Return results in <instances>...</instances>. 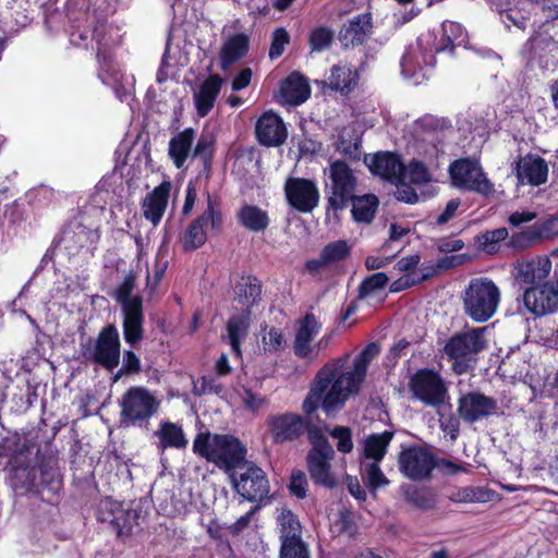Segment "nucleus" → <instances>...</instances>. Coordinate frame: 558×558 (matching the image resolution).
<instances>
[{
	"label": "nucleus",
	"instance_id": "nucleus-1",
	"mask_svg": "<svg viewBox=\"0 0 558 558\" xmlns=\"http://www.w3.org/2000/svg\"><path fill=\"white\" fill-rule=\"evenodd\" d=\"M267 428L274 445L296 442L306 435L312 446L306 456L312 481L327 488L337 485L330 464L335 458V450L323 429L312 420L294 412L278 413L268 416Z\"/></svg>",
	"mask_w": 558,
	"mask_h": 558
},
{
	"label": "nucleus",
	"instance_id": "nucleus-2",
	"mask_svg": "<svg viewBox=\"0 0 558 558\" xmlns=\"http://www.w3.org/2000/svg\"><path fill=\"white\" fill-rule=\"evenodd\" d=\"M333 364H325L315 375L313 386L302 403L304 417L311 416L322 407L327 416L341 411L351 395H355L339 377Z\"/></svg>",
	"mask_w": 558,
	"mask_h": 558
},
{
	"label": "nucleus",
	"instance_id": "nucleus-3",
	"mask_svg": "<svg viewBox=\"0 0 558 558\" xmlns=\"http://www.w3.org/2000/svg\"><path fill=\"white\" fill-rule=\"evenodd\" d=\"M193 452L226 472H233L245 462L247 449L233 435L206 430L195 436Z\"/></svg>",
	"mask_w": 558,
	"mask_h": 558
},
{
	"label": "nucleus",
	"instance_id": "nucleus-4",
	"mask_svg": "<svg viewBox=\"0 0 558 558\" xmlns=\"http://www.w3.org/2000/svg\"><path fill=\"white\" fill-rule=\"evenodd\" d=\"M111 25L106 16L94 15L92 24L82 31H75L70 36V41L80 48L96 51V59L99 63L98 77L109 84V77L113 72V52L116 43L110 35Z\"/></svg>",
	"mask_w": 558,
	"mask_h": 558
},
{
	"label": "nucleus",
	"instance_id": "nucleus-5",
	"mask_svg": "<svg viewBox=\"0 0 558 558\" xmlns=\"http://www.w3.org/2000/svg\"><path fill=\"white\" fill-rule=\"evenodd\" d=\"M120 423L124 427L147 428L150 420L158 413L161 401L156 392L144 386L129 387L118 401Z\"/></svg>",
	"mask_w": 558,
	"mask_h": 558
},
{
	"label": "nucleus",
	"instance_id": "nucleus-6",
	"mask_svg": "<svg viewBox=\"0 0 558 558\" xmlns=\"http://www.w3.org/2000/svg\"><path fill=\"white\" fill-rule=\"evenodd\" d=\"M465 315L475 323H486L497 312L500 290L487 277L472 278L462 293Z\"/></svg>",
	"mask_w": 558,
	"mask_h": 558
},
{
	"label": "nucleus",
	"instance_id": "nucleus-7",
	"mask_svg": "<svg viewBox=\"0 0 558 558\" xmlns=\"http://www.w3.org/2000/svg\"><path fill=\"white\" fill-rule=\"evenodd\" d=\"M83 360L112 373L121 361V339L114 324H106L97 337L88 338L80 344Z\"/></svg>",
	"mask_w": 558,
	"mask_h": 558
},
{
	"label": "nucleus",
	"instance_id": "nucleus-8",
	"mask_svg": "<svg viewBox=\"0 0 558 558\" xmlns=\"http://www.w3.org/2000/svg\"><path fill=\"white\" fill-rule=\"evenodd\" d=\"M36 461V464L27 473V489L40 497L43 501L56 505L63 487V477L58 466V458L51 452L48 454L38 453Z\"/></svg>",
	"mask_w": 558,
	"mask_h": 558
},
{
	"label": "nucleus",
	"instance_id": "nucleus-9",
	"mask_svg": "<svg viewBox=\"0 0 558 558\" xmlns=\"http://www.w3.org/2000/svg\"><path fill=\"white\" fill-rule=\"evenodd\" d=\"M328 180L325 185L326 210L337 216L352 202L357 189V178L347 161L337 159L329 165Z\"/></svg>",
	"mask_w": 558,
	"mask_h": 558
},
{
	"label": "nucleus",
	"instance_id": "nucleus-10",
	"mask_svg": "<svg viewBox=\"0 0 558 558\" xmlns=\"http://www.w3.org/2000/svg\"><path fill=\"white\" fill-rule=\"evenodd\" d=\"M485 328H471L452 335L444 347L448 359L452 361V371L458 375L466 374L471 368L474 354L486 348Z\"/></svg>",
	"mask_w": 558,
	"mask_h": 558
},
{
	"label": "nucleus",
	"instance_id": "nucleus-11",
	"mask_svg": "<svg viewBox=\"0 0 558 558\" xmlns=\"http://www.w3.org/2000/svg\"><path fill=\"white\" fill-rule=\"evenodd\" d=\"M206 209L190 222L180 238L184 252H193L206 243L208 226L214 231L222 229L223 217L220 202L209 192H206Z\"/></svg>",
	"mask_w": 558,
	"mask_h": 558
},
{
	"label": "nucleus",
	"instance_id": "nucleus-12",
	"mask_svg": "<svg viewBox=\"0 0 558 558\" xmlns=\"http://www.w3.org/2000/svg\"><path fill=\"white\" fill-rule=\"evenodd\" d=\"M408 387L412 398L427 407L439 408L449 398L447 384L435 368H418L410 376Z\"/></svg>",
	"mask_w": 558,
	"mask_h": 558
},
{
	"label": "nucleus",
	"instance_id": "nucleus-13",
	"mask_svg": "<svg viewBox=\"0 0 558 558\" xmlns=\"http://www.w3.org/2000/svg\"><path fill=\"white\" fill-rule=\"evenodd\" d=\"M236 470H240L239 473L233 471L230 475L231 484L242 499L257 504L269 499L270 483L266 472L260 466L245 459V462Z\"/></svg>",
	"mask_w": 558,
	"mask_h": 558
},
{
	"label": "nucleus",
	"instance_id": "nucleus-14",
	"mask_svg": "<svg viewBox=\"0 0 558 558\" xmlns=\"http://www.w3.org/2000/svg\"><path fill=\"white\" fill-rule=\"evenodd\" d=\"M435 456L429 449L420 445H410L399 453L400 472L412 481H424L432 477L436 469Z\"/></svg>",
	"mask_w": 558,
	"mask_h": 558
},
{
	"label": "nucleus",
	"instance_id": "nucleus-15",
	"mask_svg": "<svg viewBox=\"0 0 558 558\" xmlns=\"http://www.w3.org/2000/svg\"><path fill=\"white\" fill-rule=\"evenodd\" d=\"M449 172L458 187L485 196L494 191L493 183L486 178L477 161L469 158L457 159L450 165Z\"/></svg>",
	"mask_w": 558,
	"mask_h": 558
},
{
	"label": "nucleus",
	"instance_id": "nucleus-16",
	"mask_svg": "<svg viewBox=\"0 0 558 558\" xmlns=\"http://www.w3.org/2000/svg\"><path fill=\"white\" fill-rule=\"evenodd\" d=\"M468 35L462 25L445 21L438 29H434L418 37L421 47L429 48L436 56L440 52L452 54L454 49L464 44Z\"/></svg>",
	"mask_w": 558,
	"mask_h": 558
},
{
	"label": "nucleus",
	"instance_id": "nucleus-17",
	"mask_svg": "<svg viewBox=\"0 0 558 558\" xmlns=\"http://www.w3.org/2000/svg\"><path fill=\"white\" fill-rule=\"evenodd\" d=\"M364 162L371 173L390 183H401L407 175V167L398 153L380 150L366 155Z\"/></svg>",
	"mask_w": 558,
	"mask_h": 558
},
{
	"label": "nucleus",
	"instance_id": "nucleus-18",
	"mask_svg": "<svg viewBox=\"0 0 558 558\" xmlns=\"http://www.w3.org/2000/svg\"><path fill=\"white\" fill-rule=\"evenodd\" d=\"M523 304L536 317L558 312V282L524 288Z\"/></svg>",
	"mask_w": 558,
	"mask_h": 558
},
{
	"label": "nucleus",
	"instance_id": "nucleus-19",
	"mask_svg": "<svg viewBox=\"0 0 558 558\" xmlns=\"http://www.w3.org/2000/svg\"><path fill=\"white\" fill-rule=\"evenodd\" d=\"M288 204L300 213H311L319 202V191L314 181L305 178H289L284 183Z\"/></svg>",
	"mask_w": 558,
	"mask_h": 558
},
{
	"label": "nucleus",
	"instance_id": "nucleus-20",
	"mask_svg": "<svg viewBox=\"0 0 558 558\" xmlns=\"http://www.w3.org/2000/svg\"><path fill=\"white\" fill-rule=\"evenodd\" d=\"M497 410V400L480 391H469L458 399L457 412L468 424L487 418Z\"/></svg>",
	"mask_w": 558,
	"mask_h": 558
},
{
	"label": "nucleus",
	"instance_id": "nucleus-21",
	"mask_svg": "<svg viewBox=\"0 0 558 558\" xmlns=\"http://www.w3.org/2000/svg\"><path fill=\"white\" fill-rule=\"evenodd\" d=\"M378 352L379 349L375 342L367 344L356 356L353 363V368L349 372L343 371L347 361L345 359L339 357L327 362V364H333V367L339 368L337 371L339 377H341L354 393H357L365 379L367 366Z\"/></svg>",
	"mask_w": 558,
	"mask_h": 558
},
{
	"label": "nucleus",
	"instance_id": "nucleus-22",
	"mask_svg": "<svg viewBox=\"0 0 558 558\" xmlns=\"http://www.w3.org/2000/svg\"><path fill=\"white\" fill-rule=\"evenodd\" d=\"M322 324L314 313H306L296 322V330L293 340V353L302 360L313 361L316 357L315 347L312 341L319 333Z\"/></svg>",
	"mask_w": 558,
	"mask_h": 558
},
{
	"label": "nucleus",
	"instance_id": "nucleus-23",
	"mask_svg": "<svg viewBox=\"0 0 558 558\" xmlns=\"http://www.w3.org/2000/svg\"><path fill=\"white\" fill-rule=\"evenodd\" d=\"M257 142L265 147H279L288 138V130L282 118L272 110L264 112L256 121Z\"/></svg>",
	"mask_w": 558,
	"mask_h": 558
},
{
	"label": "nucleus",
	"instance_id": "nucleus-24",
	"mask_svg": "<svg viewBox=\"0 0 558 558\" xmlns=\"http://www.w3.org/2000/svg\"><path fill=\"white\" fill-rule=\"evenodd\" d=\"M352 247L347 240H337L327 243L320 251L318 258L307 259L304 271L312 277L320 275L323 269L330 268L344 262L351 256Z\"/></svg>",
	"mask_w": 558,
	"mask_h": 558
},
{
	"label": "nucleus",
	"instance_id": "nucleus-25",
	"mask_svg": "<svg viewBox=\"0 0 558 558\" xmlns=\"http://www.w3.org/2000/svg\"><path fill=\"white\" fill-rule=\"evenodd\" d=\"M551 259L546 256H536L531 259L518 262L514 266V278L521 288L534 287L547 282L551 270Z\"/></svg>",
	"mask_w": 558,
	"mask_h": 558
},
{
	"label": "nucleus",
	"instance_id": "nucleus-26",
	"mask_svg": "<svg viewBox=\"0 0 558 558\" xmlns=\"http://www.w3.org/2000/svg\"><path fill=\"white\" fill-rule=\"evenodd\" d=\"M373 29L372 15L361 13L349 20L339 32V40L344 48L363 45Z\"/></svg>",
	"mask_w": 558,
	"mask_h": 558
},
{
	"label": "nucleus",
	"instance_id": "nucleus-27",
	"mask_svg": "<svg viewBox=\"0 0 558 558\" xmlns=\"http://www.w3.org/2000/svg\"><path fill=\"white\" fill-rule=\"evenodd\" d=\"M171 191V183L162 181L150 193H148L143 203L142 211L146 220L150 221L154 227L158 226L161 221Z\"/></svg>",
	"mask_w": 558,
	"mask_h": 558
},
{
	"label": "nucleus",
	"instance_id": "nucleus-28",
	"mask_svg": "<svg viewBox=\"0 0 558 558\" xmlns=\"http://www.w3.org/2000/svg\"><path fill=\"white\" fill-rule=\"evenodd\" d=\"M89 235L90 229L73 219L64 223L61 232L53 239L52 244L56 247L63 245L69 254H75L85 246Z\"/></svg>",
	"mask_w": 558,
	"mask_h": 558
},
{
	"label": "nucleus",
	"instance_id": "nucleus-29",
	"mask_svg": "<svg viewBox=\"0 0 558 558\" xmlns=\"http://www.w3.org/2000/svg\"><path fill=\"white\" fill-rule=\"evenodd\" d=\"M250 51V36L245 33H235L229 36L221 45L219 51L220 69L226 72L236 62L247 56Z\"/></svg>",
	"mask_w": 558,
	"mask_h": 558
},
{
	"label": "nucleus",
	"instance_id": "nucleus-30",
	"mask_svg": "<svg viewBox=\"0 0 558 558\" xmlns=\"http://www.w3.org/2000/svg\"><path fill=\"white\" fill-rule=\"evenodd\" d=\"M122 332L126 344L135 349L144 339V306L121 310Z\"/></svg>",
	"mask_w": 558,
	"mask_h": 558
},
{
	"label": "nucleus",
	"instance_id": "nucleus-31",
	"mask_svg": "<svg viewBox=\"0 0 558 558\" xmlns=\"http://www.w3.org/2000/svg\"><path fill=\"white\" fill-rule=\"evenodd\" d=\"M435 63V54L418 43L417 48L407 49L400 60L401 72L407 77H413L425 66H433Z\"/></svg>",
	"mask_w": 558,
	"mask_h": 558
},
{
	"label": "nucleus",
	"instance_id": "nucleus-32",
	"mask_svg": "<svg viewBox=\"0 0 558 558\" xmlns=\"http://www.w3.org/2000/svg\"><path fill=\"white\" fill-rule=\"evenodd\" d=\"M280 94L284 102L292 106H299L310 98V84L304 76L293 72L282 81L280 85Z\"/></svg>",
	"mask_w": 558,
	"mask_h": 558
},
{
	"label": "nucleus",
	"instance_id": "nucleus-33",
	"mask_svg": "<svg viewBox=\"0 0 558 558\" xmlns=\"http://www.w3.org/2000/svg\"><path fill=\"white\" fill-rule=\"evenodd\" d=\"M158 438L157 448L165 451L166 449L185 450L189 440L183 427L171 421H161L159 428L155 432Z\"/></svg>",
	"mask_w": 558,
	"mask_h": 558
},
{
	"label": "nucleus",
	"instance_id": "nucleus-34",
	"mask_svg": "<svg viewBox=\"0 0 558 558\" xmlns=\"http://www.w3.org/2000/svg\"><path fill=\"white\" fill-rule=\"evenodd\" d=\"M222 84L223 78L219 74H211L202 83L199 92L195 96V106L199 117H206L211 111Z\"/></svg>",
	"mask_w": 558,
	"mask_h": 558
},
{
	"label": "nucleus",
	"instance_id": "nucleus-35",
	"mask_svg": "<svg viewBox=\"0 0 558 558\" xmlns=\"http://www.w3.org/2000/svg\"><path fill=\"white\" fill-rule=\"evenodd\" d=\"M518 178L526 180L527 183L538 186L547 181L548 166L545 159L539 156L527 155L518 165Z\"/></svg>",
	"mask_w": 558,
	"mask_h": 558
},
{
	"label": "nucleus",
	"instance_id": "nucleus-36",
	"mask_svg": "<svg viewBox=\"0 0 558 558\" xmlns=\"http://www.w3.org/2000/svg\"><path fill=\"white\" fill-rule=\"evenodd\" d=\"M195 140V131L186 128L171 137L169 142V157L174 166L180 169L184 166Z\"/></svg>",
	"mask_w": 558,
	"mask_h": 558
},
{
	"label": "nucleus",
	"instance_id": "nucleus-37",
	"mask_svg": "<svg viewBox=\"0 0 558 558\" xmlns=\"http://www.w3.org/2000/svg\"><path fill=\"white\" fill-rule=\"evenodd\" d=\"M238 221L251 232H264L270 219L268 213L256 205L245 204L236 214Z\"/></svg>",
	"mask_w": 558,
	"mask_h": 558
},
{
	"label": "nucleus",
	"instance_id": "nucleus-38",
	"mask_svg": "<svg viewBox=\"0 0 558 558\" xmlns=\"http://www.w3.org/2000/svg\"><path fill=\"white\" fill-rule=\"evenodd\" d=\"M352 219L359 223H371L378 210L379 198L373 194L354 195L350 202Z\"/></svg>",
	"mask_w": 558,
	"mask_h": 558
},
{
	"label": "nucleus",
	"instance_id": "nucleus-39",
	"mask_svg": "<svg viewBox=\"0 0 558 558\" xmlns=\"http://www.w3.org/2000/svg\"><path fill=\"white\" fill-rule=\"evenodd\" d=\"M359 75L355 70L347 64H336L331 68L329 87L347 96L357 86Z\"/></svg>",
	"mask_w": 558,
	"mask_h": 558
},
{
	"label": "nucleus",
	"instance_id": "nucleus-40",
	"mask_svg": "<svg viewBox=\"0 0 558 558\" xmlns=\"http://www.w3.org/2000/svg\"><path fill=\"white\" fill-rule=\"evenodd\" d=\"M508 229L506 227H501L478 233L474 238V242L478 251L484 252L488 255H496L500 252V244L502 242L506 243L508 241Z\"/></svg>",
	"mask_w": 558,
	"mask_h": 558
},
{
	"label": "nucleus",
	"instance_id": "nucleus-41",
	"mask_svg": "<svg viewBox=\"0 0 558 558\" xmlns=\"http://www.w3.org/2000/svg\"><path fill=\"white\" fill-rule=\"evenodd\" d=\"M403 496L408 504L422 511L432 510L437 505V495L430 487L409 485L403 488Z\"/></svg>",
	"mask_w": 558,
	"mask_h": 558
},
{
	"label": "nucleus",
	"instance_id": "nucleus-42",
	"mask_svg": "<svg viewBox=\"0 0 558 558\" xmlns=\"http://www.w3.org/2000/svg\"><path fill=\"white\" fill-rule=\"evenodd\" d=\"M393 438V432L384 430L379 434H371L364 442L363 454L373 462H381L387 453V448Z\"/></svg>",
	"mask_w": 558,
	"mask_h": 558
},
{
	"label": "nucleus",
	"instance_id": "nucleus-43",
	"mask_svg": "<svg viewBox=\"0 0 558 558\" xmlns=\"http://www.w3.org/2000/svg\"><path fill=\"white\" fill-rule=\"evenodd\" d=\"M135 280L136 275L132 271L129 272L113 293V298L120 304L121 310L143 305V298L138 294L133 295Z\"/></svg>",
	"mask_w": 558,
	"mask_h": 558
},
{
	"label": "nucleus",
	"instance_id": "nucleus-44",
	"mask_svg": "<svg viewBox=\"0 0 558 558\" xmlns=\"http://www.w3.org/2000/svg\"><path fill=\"white\" fill-rule=\"evenodd\" d=\"M101 521H109L114 527L119 537L130 536L133 527L138 524V514L136 510H118V512H111L108 517H100Z\"/></svg>",
	"mask_w": 558,
	"mask_h": 558
},
{
	"label": "nucleus",
	"instance_id": "nucleus-45",
	"mask_svg": "<svg viewBox=\"0 0 558 558\" xmlns=\"http://www.w3.org/2000/svg\"><path fill=\"white\" fill-rule=\"evenodd\" d=\"M248 315H233L227 323V331L234 354L241 355V342L245 339L248 331Z\"/></svg>",
	"mask_w": 558,
	"mask_h": 558
},
{
	"label": "nucleus",
	"instance_id": "nucleus-46",
	"mask_svg": "<svg viewBox=\"0 0 558 558\" xmlns=\"http://www.w3.org/2000/svg\"><path fill=\"white\" fill-rule=\"evenodd\" d=\"M236 294L239 302L246 307L245 312L250 315V308L262 299V283L255 276H248L238 286Z\"/></svg>",
	"mask_w": 558,
	"mask_h": 558
},
{
	"label": "nucleus",
	"instance_id": "nucleus-47",
	"mask_svg": "<svg viewBox=\"0 0 558 558\" xmlns=\"http://www.w3.org/2000/svg\"><path fill=\"white\" fill-rule=\"evenodd\" d=\"M215 136L210 133H202L193 149V157H197L203 162V173L206 179L211 175V163L215 153Z\"/></svg>",
	"mask_w": 558,
	"mask_h": 558
},
{
	"label": "nucleus",
	"instance_id": "nucleus-48",
	"mask_svg": "<svg viewBox=\"0 0 558 558\" xmlns=\"http://www.w3.org/2000/svg\"><path fill=\"white\" fill-rule=\"evenodd\" d=\"M494 492L488 488L480 487V486H464L458 488L451 495H449V499L452 502H487L492 499Z\"/></svg>",
	"mask_w": 558,
	"mask_h": 558
},
{
	"label": "nucleus",
	"instance_id": "nucleus-49",
	"mask_svg": "<svg viewBox=\"0 0 558 558\" xmlns=\"http://www.w3.org/2000/svg\"><path fill=\"white\" fill-rule=\"evenodd\" d=\"M541 238L537 232L535 223L523 229L519 232H513L509 235L508 241L505 245L515 251L526 250L536 243H541Z\"/></svg>",
	"mask_w": 558,
	"mask_h": 558
},
{
	"label": "nucleus",
	"instance_id": "nucleus-50",
	"mask_svg": "<svg viewBox=\"0 0 558 558\" xmlns=\"http://www.w3.org/2000/svg\"><path fill=\"white\" fill-rule=\"evenodd\" d=\"M280 529V541L289 537L302 538V526L296 514L290 509H283L278 518Z\"/></svg>",
	"mask_w": 558,
	"mask_h": 558
},
{
	"label": "nucleus",
	"instance_id": "nucleus-51",
	"mask_svg": "<svg viewBox=\"0 0 558 558\" xmlns=\"http://www.w3.org/2000/svg\"><path fill=\"white\" fill-rule=\"evenodd\" d=\"M362 137L353 131L350 138L339 135L336 150L342 154L350 161H359L361 159Z\"/></svg>",
	"mask_w": 558,
	"mask_h": 558
},
{
	"label": "nucleus",
	"instance_id": "nucleus-52",
	"mask_svg": "<svg viewBox=\"0 0 558 558\" xmlns=\"http://www.w3.org/2000/svg\"><path fill=\"white\" fill-rule=\"evenodd\" d=\"M122 366L113 374L112 381L117 383L123 376L138 374L142 371L140 356L131 349L121 351Z\"/></svg>",
	"mask_w": 558,
	"mask_h": 558
},
{
	"label": "nucleus",
	"instance_id": "nucleus-53",
	"mask_svg": "<svg viewBox=\"0 0 558 558\" xmlns=\"http://www.w3.org/2000/svg\"><path fill=\"white\" fill-rule=\"evenodd\" d=\"M279 558H311L308 545L302 538L289 537L281 542Z\"/></svg>",
	"mask_w": 558,
	"mask_h": 558
},
{
	"label": "nucleus",
	"instance_id": "nucleus-54",
	"mask_svg": "<svg viewBox=\"0 0 558 558\" xmlns=\"http://www.w3.org/2000/svg\"><path fill=\"white\" fill-rule=\"evenodd\" d=\"M389 281V277L385 272H376L371 276H367L363 279V281L360 283L357 289V296L359 299H365L369 294L381 290L387 286Z\"/></svg>",
	"mask_w": 558,
	"mask_h": 558
},
{
	"label": "nucleus",
	"instance_id": "nucleus-55",
	"mask_svg": "<svg viewBox=\"0 0 558 558\" xmlns=\"http://www.w3.org/2000/svg\"><path fill=\"white\" fill-rule=\"evenodd\" d=\"M335 526L339 535H345L349 538H355L359 533V526L354 519V513L350 509H342L338 513Z\"/></svg>",
	"mask_w": 558,
	"mask_h": 558
},
{
	"label": "nucleus",
	"instance_id": "nucleus-56",
	"mask_svg": "<svg viewBox=\"0 0 558 558\" xmlns=\"http://www.w3.org/2000/svg\"><path fill=\"white\" fill-rule=\"evenodd\" d=\"M333 40V33L326 26H319L311 31L310 33V47L311 51H323L329 48Z\"/></svg>",
	"mask_w": 558,
	"mask_h": 558
},
{
	"label": "nucleus",
	"instance_id": "nucleus-57",
	"mask_svg": "<svg viewBox=\"0 0 558 558\" xmlns=\"http://www.w3.org/2000/svg\"><path fill=\"white\" fill-rule=\"evenodd\" d=\"M380 462H372L364 469L365 484L372 493L389 483L388 478L379 466Z\"/></svg>",
	"mask_w": 558,
	"mask_h": 558
},
{
	"label": "nucleus",
	"instance_id": "nucleus-58",
	"mask_svg": "<svg viewBox=\"0 0 558 558\" xmlns=\"http://www.w3.org/2000/svg\"><path fill=\"white\" fill-rule=\"evenodd\" d=\"M290 44V34L284 27H277L271 34V43L268 56L271 60L280 58Z\"/></svg>",
	"mask_w": 558,
	"mask_h": 558
},
{
	"label": "nucleus",
	"instance_id": "nucleus-59",
	"mask_svg": "<svg viewBox=\"0 0 558 558\" xmlns=\"http://www.w3.org/2000/svg\"><path fill=\"white\" fill-rule=\"evenodd\" d=\"M331 438L337 439V450L341 453H350L354 444L352 438V429L349 426L336 425L329 430Z\"/></svg>",
	"mask_w": 558,
	"mask_h": 558
},
{
	"label": "nucleus",
	"instance_id": "nucleus-60",
	"mask_svg": "<svg viewBox=\"0 0 558 558\" xmlns=\"http://www.w3.org/2000/svg\"><path fill=\"white\" fill-rule=\"evenodd\" d=\"M286 347V339L280 328L270 327L263 336V348L265 353H277Z\"/></svg>",
	"mask_w": 558,
	"mask_h": 558
},
{
	"label": "nucleus",
	"instance_id": "nucleus-61",
	"mask_svg": "<svg viewBox=\"0 0 558 558\" xmlns=\"http://www.w3.org/2000/svg\"><path fill=\"white\" fill-rule=\"evenodd\" d=\"M541 241L553 240L558 236V214L535 222Z\"/></svg>",
	"mask_w": 558,
	"mask_h": 558
},
{
	"label": "nucleus",
	"instance_id": "nucleus-62",
	"mask_svg": "<svg viewBox=\"0 0 558 558\" xmlns=\"http://www.w3.org/2000/svg\"><path fill=\"white\" fill-rule=\"evenodd\" d=\"M411 183L422 185L430 181V174L426 165L417 159H412L408 167Z\"/></svg>",
	"mask_w": 558,
	"mask_h": 558
},
{
	"label": "nucleus",
	"instance_id": "nucleus-63",
	"mask_svg": "<svg viewBox=\"0 0 558 558\" xmlns=\"http://www.w3.org/2000/svg\"><path fill=\"white\" fill-rule=\"evenodd\" d=\"M307 486L305 473L301 470L292 471L288 486L290 494L298 499H304L306 497Z\"/></svg>",
	"mask_w": 558,
	"mask_h": 558
},
{
	"label": "nucleus",
	"instance_id": "nucleus-64",
	"mask_svg": "<svg viewBox=\"0 0 558 558\" xmlns=\"http://www.w3.org/2000/svg\"><path fill=\"white\" fill-rule=\"evenodd\" d=\"M199 381V386L195 384L193 387V395L198 397L208 393L219 395L223 389L222 385L211 376H202Z\"/></svg>",
	"mask_w": 558,
	"mask_h": 558
}]
</instances>
